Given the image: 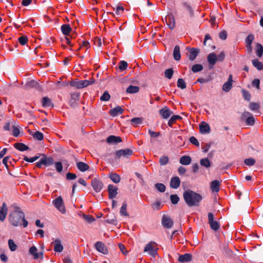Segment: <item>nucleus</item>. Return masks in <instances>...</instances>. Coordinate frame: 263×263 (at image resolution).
Returning a JSON list of instances; mask_svg holds the SVG:
<instances>
[{
	"label": "nucleus",
	"instance_id": "obj_62",
	"mask_svg": "<svg viewBox=\"0 0 263 263\" xmlns=\"http://www.w3.org/2000/svg\"><path fill=\"white\" fill-rule=\"evenodd\" d=\"M94 44L98 47H101L102 45V40L99 37H96L94 39Z\"/></svg>",
	"mask_w": 263,
	"mask_h": 263
},
{
	"label": "nucleus",
	"instance_id": "obj_6",
	"mask_svg": "<svg viewBox=\"0 0 263 263\" xmlns=\"http://www.w3.org/2000/svg\"><path fill=\"white\" fill-rule=\"evenodd\" d=\"M93 81L89 80H81L78 81L71 82L70 85L76 87L78 89H81L88 86L92 84Z\"/></svg>",
	"mask_w": 263,
	"mask_h": 263
},
{
	"label": "nucleus",
	"instance_id": "obj_64",
	"mask_svg": "<svg viewBox=\"0 0 263 263\" xmlns=\"http://www.w3.org/2000/svg\"><path fill=\"white\" fill-rule=\"evenodd\" d=\"M161 202L160 201H156L152 204V208L155 210H158L160 209Z\"/></svg>",
	"mask_w": 263,
	"mask_h": 263
},
{
	"label": "nucleus",
	"instance_id": "obj_24",
	"mask_svg": "<svg viewBox=\"0 0 263 263\" xmlns=\"http://www.w3.org/2000/svg\"><path fill=\"white\" fill-rule=\"evenodd\" d=\"M54 243V251L56 252H61L63 250V246L61 243L60 239H56L53 242Z\"/></svg>",
	"mask_w": 263,
	"mask_h": 263
},
{
	"label": "nucleus",
	"instance_id": "obj_34",
	"mask_svg": "<svg viewBox=\"0 0 263 263\" xmlns=\"http://www.w3.org/2000/svg\"><path fill=\"white\" fill-rule=\"evenodd\" d=\"M139 90V87L137 86L130 85L126 89V92L129 93H137Z\"/></svg>",
	"mask_w": 263,
	"mask_h": 263
},
{
	"label": "nucleus",
	"instance_id": "obj_37",
	"mask_svg": "<svg viewBox=\"0 0 263 263\" xmlns=\"http://www.w3.org/2000/svg\"><path fill=\"white\" fill-rule=\"evenodd\" d=\"M182 118L179 115H173L171 117L168 122V125L170 126H172L176 122V120L181 119Z\"/></svg>",
	"mask_w": 263,
	"mask_h": 263
},
{
	"label": "nucleus",
	"instance_id": "obj_2",
	"mask_svg": "<svg viewBox=\"0 0 263 263\" xmlns=\"http://www.w3.org/2000/svg\"><path fill=\"white\" fill-rule=\"evenodd\" d=\"M183 196L185 203L190 207L199 206L202 199L200 194L190 190L185 191L183 193Z\"/></svg>",
	"mask_w": 263,
	"mask_h": 263
},
{
	"label": "nucleus",
	"instance_id": "obj_43",
	"mask_svg": "<svg viewBox=\"0 0 263 263\" xmlns=\"http://www.w3.org/2000/svg\"><path fill=\"white\" fill-rule=\"evenodd\" d=\"M8 246L10 250L12 252L15 251L17 249V246L12 239L8 240Z\"/></svg>",
	"mask_w": 263,
	"mask_h": 263
},
{
	"label": "nucleus",
	"instance_id": "obj_10",
	"mask_svg": "<svg viewBox=\"0 0 263 263\" xmlns=\"http://www.w3.org/2000/svg\"><path fill=\"white\" fill-rule=\"evenodd\" d=\"M91 185L93 189V190L97 193L100 192L102 188L103 184L101 181L97 179H93L91 181Z\"/></svg>",
	"mask_w": 263,
	"mask_h": 263
},
{
	"label": "nucleus",
	"instance_id": "obj_19",
	"mask_svg": "<svg viewBox=\"0 0 263 263\" xmlns=\"http://www.w3.org/2000/svg\"><path fill=\"white\" fill-rule=\"evenodd\" d=\"M7 207L6 204L4 202L2 207H0V220L3 221L7 214Z\"/></svg>",
	"mask_w": 263,
	"mask_h": 263
},
{
	"label": "nucleus",
	"instance_id": "obj_7",
	"mask_svg": "<svg viewBox=\"0 0 263 263\" xmlns=\"http://www.w3.org/2000/svg\"><path fill=\"white\" fill-rule=\"evenodd\" d=\"M133 152L129 148H126L124 149H120L116 152V157L119 159L121 157L128 158L132 155Z\"/></svg>",
	"mask_w": 263,
	"mask_h": 263
},
{
	"label": "nucleus",
	"instance_id": "obj_58",
	"mask_svg": "<svg viewBox=\"0 0 263 263\" xmlns=\"http://www.w3.org/2000/svg\"><path fill=\"white\" fill-rule=\"evenodd\" d=\"M14 122V120H12L9 121V122H7L5 126H4V129L5 130L7 131H10V126L12 125V126L13 125V123Z\"/></svg>",
	"mask_w": 263,
	"mask_h": 263
},
{
	"label": "nucleus",
	"instance_id": "obj_21",
	"mask_svg": "<svg viewBox=\"0 0 263 263\" xmlns=\"http://www.w3.org/2000/svg\"><path fill=\"white\" fill-rule=\"evenodd\" d=\"M123 110L120 106H117L110 110L109 114L112 117H116L122 114Z\"/></svg>",
	"mask_w": 263,
	"mask_h": 263
},
{
	"label": "nucleus",
	"instance_id": "obj_16",
	"mask_svg": "<svg viewBox=\"0 0 263 263\" xmlns=\"http://www.w3.org/2000/svg\"><path fill=\"white\" fill-rule=\"evenodd\" d=\"M162 224L166 228H170L173 225V221L171 218L166 216H163L162 219Z\"/></svg>",
	"mask_w": 263,
	"mask_h": 263
},
{
	"label": "nucleus",
	"instance_id": "obj_39",
	"mask_svg": "<svg viewBox=\"0 0 263 263\" xmlns=\"http://www.w3.org/2000/svg\"><path fill=\"white\" fill-rule=\"evenodd\" d=\"M253 65L258 70H261L263 69V66L262 63L257 59L252 60Z\"/></svg>",
	"mask_w": 263,
	"mask_h": 263
},
{
	"label": "nucleus",
	"instance_id": "obj_1",
	"mask_svg": "<svg viewBox=\"0 0 263 263\" xmlns=\"http://www.w3.org/2000/svg\"><path fill=\"white\" fill-rule=\"evenodd\" d=\"M10 222L14 226L17 227L23 224L24 228L28 225V221L25 219L24 213L21 211L20 208L16 207L9 216Z\"/></svg>",
	"mask_w": 263,
	"mask_h": 263
},
{
	"label": "nucleus",
	"instance_id": "obj_33",
	"mask_svg": "<svg viewBox=\"0 0 263 263\" xmlns=\"http://www.w3.org/2000/svg\"><path fill=\"white\" fill-rule=\"evenodd\" d=\"M14 147L20 151L23 152L27 151L29 147L22 143H16L14 144Z\"/></svg>",
	"mask_w": 263,
	"mask_h": 263
},
{
	"label": "nucleus",
	"instance_id": "obj_52",
	"mask_svg": "<svg viewBox=\"0 0 263 263\" xmlns=\"http://www.w3.org/2000/svg\"><path fill=\"white\" fill-rule=\"evenodd\" d=\"M212 229L216 231L219 228V224L216 221H213L209 223Z\"/></svg>",
	"mask_w": 263,
	"mask_h": 263
},
{
	"label": "nucleus",
	"instance_id": "obj_61",
	"mask_svg": "<svg viewBox=\"0 0 263 263\" xmlns=\"http://www.w3.org/2000/svg\"><path fill=\"white\" fill-rule=\"evenodd\" d=\"M39 157H40L39 156H35V157L29 158L27 156H25L24 158V160L25 161H27V162H29L32 163V162H34L37 159H38L39 158Z\"/></svg>",
	"mask_w": 263,
	"mask_h": 263
},
{
	"label": "nucleus",
	"instance_id": "obj_12",
	"mask_svg": "<svg viewBox=\"0 0 263 263\" xmlns=\"http://www.w3.org/2000/svg\"><path fill=\"white\" fill-rule=\"evenodd\" d=\"M187 49L189 51L187 56L191 61L194 60L200 52L199 49L195 48H187Z\"/></svg>",
	"mask_w": 263,
	"mask_h": 263
},
{
	"label": "nucleus",
	"instance_id": "obj_40",
	"mask_svg": "<svg viewBox=\"0 0 263 263\" xmlns=\"http://www.w3.org/2000/svg\"><path fill=\"white\" fill-rule=\"evenodd\" d=\"M177 85L178 87L184 89L186 88V85L185 81L183 79H178L177 82Z\"/></svg>",
	"mask_w": 263,
	"mask_h": 263
},
{
	"label": "nucleus",
	"instance_id": "obj_22",
	"mask_svg": "<svg viewBox=\"0 0 263 263\" xmlns=\"http://www.w3.org/2000/svg\"><path fill=\"white\" fill-rule=\"evenodd\" d=\"M220 182L215 180L211 182L210 185L211 190L213 192H218L219 191Z\"/></svg>",
	"mask_w": 263,
	"mask_h": 263
},
{
	"label": "nucleus",
	"instance_id": "obj_31",
	"mask_svg": "<svg viewBox=\"0 0 263 263\" xmlns=\"http://www.w3.org/2000/svg\"><path fill=\"white\" fill-rule=\"evenodd\" d=\"M191 158L189 156H183L180 159L179 162L183 165H189L191 163Z\"/></svg>",
	"mask_w": 263,
	"mask_h": 263
},
{
	"label": "nucleus",
	"instance_id": "obj_13",
	"mask_svg": "<svg viewBox=\"0 0 263 263\" xmlns=\"http://www.w3.org/2000/svg\"><path fill=\"white\" fill-rule=\"evenodd\" d=\"M118 187L112 184H109L108 186V196L110 199H114L117 196L118 192Z\"/></svg>",
	"mask_w": 263,
	"mask_h": 263
},
{
	"label": "nucleus",
	"instance_id": "obj_26",
	"mask_svg": "<svg viewBox=\"0 0 263 263\" xmlns=\"http://www.w3.org/2000/svg\"><path fill=\"white\" fill-rule=\"evenodd\" d=\"M173 57L175 60L179 61L181 58L180 47L178 45H176L173 51Z\"/></svg>",
	"mask_w": 263,
	"mask_h": 263
},
{
	"label": "nucleus",
	"instance_id": "obj_50",
	"mask_svg": "<svg viewBox=\"0 0 263 263\" xmlns=\"http://www.w3.org/2000/svg\"><path fill=\"white\" fill-rule=\"evenodd\" d=\"M155 187L160 192H164L166 189L165 186L160 183L156 184Z\"/></svg>",
	"mask_w": 263,
	"mask_h": 263
},
{
	"label": "nucleus",
	"instance_id": "obj_5",
	"mask_svg": "<svg viewBox=\"0 0 263 263\" xmlns=\"http://www.w3.org/2000/svg\"><path fill=\"white\" fill-rule=\"evenodd\" d=\"M144 252H147L149 255L155 257L158 254L156 243L153 241L149 242L145 246Z\"/></svg>",
	"mask_w": 263,
	"mask_h": 263
},
{
	"label": "nucleus",
	"instance_id": "obj_4",
	"mask_svg": "<svg viewBox=\"0 0 263 263\" xmlns=\"http://www.w3.org/2000/svg\"><path fill=\"white\" fill-rule=\"evenodd\" d=\"M241 119L245 121L246 124L247 125L252 126L255 123V118L253 115L249 111H244L241 114Z\"/></svg>",
	"mask_w": 263,
	"mask_h": 263
},
{
	"label": "nucleus",
	"instance_id": "obj_27",
	"mask_svg": "<svg viewBox=\"0 0 263 263\" xmlns=\"http://www.w3.org/2000/svg\"><path fill=\"white\" fill-rule=\"evenodd\" d=\"M200 164L206 168H209L211 166V162L208 158L201 159L200 160Z\"/></svg>",
	"mask_w": 263,
	"mask_h": 263
},
{
	"label": "nucleus",
	"instance_id": "obj_18",
	"mask_svg": "<svg viewBox=\"0 0 263 263\" xmlns=\"http://www.w3.org/2000/svg\"><path fill=\"white\" fill-rule=\"evenodd\" d=\"M180 180L178 177H173L170 181V186L174 189H177L180 185Z\"/></svg>",
	"mask_w": 263,
	"mask_h": 263
},
{
	"label": "nucleus",
	"instance_id": "obj_11",
	"mask_svg": "<svg viewBox=\"0 0 263 263\" xmlns=\"http://www.w3.org/2000/svg\"><path fill=\"white\" fill-rule=\"evenodd\" d=\"M167 25L171 29H173L175 27V20L172 13L167 15L165 18Z\"/></svg>",
	"mask_w": 263,
	"mask_h": 263
},
{
	"label": "nucleus",
	"instance_id": "obj_32",
	"mask_svg": "<svg viewBox=\"0 0 263 263\" xmlns=\"http://www.w3.org/2000/svg\"><path fill=\"white\" fill-rule=\"evenodd\" d=\"M255 52L257 57L261 58L263 54V46L260 43L256 44Z\"/></svg>",
	"mask_w": 263,
	"mask_h": 263
},
{
	"label": "nucleus",
	"instance_id": "obj_63",
	"mask_svg": "<svg viewBox=\"0 0 263 263\" xmlns=\"http://www.w3.org/2000/svg\"><path fill=\"white\" fill-rule=\"evenodd\" d=\"M55 167L58 172H61L63 170V165L61 162H58L55 163Z\"/></svg>",
	"mask_w": 263,
	"mask_h": 263
},
{
	"label": "nucleus",
	"instance_id": "obj_42",
	"mask_svg": "<svg viewBox=\"0 0 263 263\" xmlns=\"http://www.w3.org/2000/svg\"><path fill=\"white\" fill-rule=\"evenodd\" d=\"M203 69V66L200 64H195L192 67V70L193 72H197Z\"/></svg>",
	"mask_w": 263,
	"mask_h": 263
},
{
	"label": "nucleus",
	"instance_id": "obj_44",
	"mask_svg": "<svg viewBox=\"0 0 263 263\" xmlns=\"http://www.w3.org/2000/svg\"><path fill=\"white\" fill-rule=\"evenodd\" d=\"M232 87V83L226 82L222 86V90L226 92H229Z\"/></svg>",
	"mask_w": 263,
	"mask_h": 263
},
{
	"label": "nucleus",
	"instance_id": "obj_47",
	"mask_svg": "<svg viewBox=\"0 0 263 263\" xmlns=\"http://www.w3.org/2000/svg\"><path fill=\"white\" fill-rule=\"evenodd\" d=\"M32 136L34 138L37 139L39 140H42L44 138L43 134L39 131L35 132L32 135Z\"/></svg>",
	"mask_w": 263,
	"mask_h": 263
},
{
	"label": "nucleus",
	"instance_id": "obj_36",
	"mask_svg": "<svg viewBox=\"0 0 263 263\" xmlns=\"http://www.w3.org/2000/svg\"><path fill=\"white\" fill-rule=\"evenodd\" d=\"M109 178L115 183H118L120 181V177L116 173L110 174Z\"/></svg>",
	"mask_w": 263,
	"mask_h": 263
},
{
	"label": "nucleus",
	"instance_id": "obj_55",
	"mask_svg": "<svg viewBox=\"0 0 263 263\" xmlns=\"http://www.w3.org/2000/svg\"><path fill=\"white\" fill-rule=\"evenodd\" d=\"M83 218L88 223H91L95 220V218L89 215L83 214Z\"/></svg>",
	"mask_w": 263,
	"mask_h": 263
},
{
	"label": "nucleus",
	"instance_id": "obj_49",
	"mask_svg": "<svg viewBox=\"0 0 263 263\" xmlns=\"http://www.w3.org/2000/svg\"><path fill=\"white\" fill-rule=\"evenodd\" d=\"M170 199L172 203L174 204H177L179 201V197L176 194L171 195L170 196Z\"/></svg>",
	"mask_w": 263,
	"mask_h": 263
},
{
	"label": "nucleus",
	"instance_id": "obj_28",
	"mask_svg": "<svg viewBox=\"0 0 263 263\" xmlns=\"http://www.w3.org/2000/svg\"><path fill=\"white\" fill-rule=\"evenodd\" d=\"M78 168L81 172H85L89 168V165L83 162H79L77 163Z\"/></svg>",
	"mask_w": 263,
	"mask_h": 263
},
{
	"label": "nucleus",
	"instance_id": "obj_46",
	"mask_svg": "<svg viewBox=\"0 0 263 263\" xmlns=\"http://www.w3.org/2000/svg\"><path fill=\"white\" fill-rule=\"evenodd\" d=\"M174 73V71L173 69L169 68L167 69L164 71V75L166 78L168 79H171L172 78L173 74Z\"/></svg>",
	"mask_w": 263,
	"mask_h": 263
},
{
	"label": "nucleus",
	"instance_id": "obj_41",
	"mask_svg": "<svg viewBox=\"0 0 263 263\" xmlns=\"http://www.w3.org/2000/svg\"><path fill=\"white\" fill-rule=\"evenodd\" d=\"M128 64L125 61H121L119 63V69L122 71L124 70L127 67Z\"/></svg>",
	"mask_w": 263,
	"mask_h": 263
},
{
	"label": "nucleus",
	"instance_id": "obj_8",
	"mask_svg": "<svg viewBox=\"0 0 263 263\" xmlns=\"http://www.w3.org/2000/svg\"><path fill=\"white\" fill-rule=\"evenodd\" d=\"M54 162V160L52 157H47L44 156L41 160L36 163V166L38 167H41L42 165L46 166H49L52 164Z\"/></svg>",
	"mask_w": 263,
	"mask_h": 263
},
{
	"label": "nucleus",
	"instance_id": "obj_48",
	"mask_svg": "<svg viewBox=\"0 0 263 263\" xmlns=\"http://www.w3.org/2000/svg\"><path fill=\"white\" fill-rule=\"evenodd\" d=\"M36 85H37V83L35 81L32 80V81L27 82L25 84L24 87L25 88H32V87H35Z\"/></svg>",
	"mask_w": 263,
	"mask_h": 263
},
{
	"label": "nucleus",
	"instance_id": "obj_56",
	"mask_svg": "<svg viewBox=\"0 0 263 263\" xmlns=\"http://www.w3.org/2000/svg\"><path fill=\"white\" fill-rule=\"evenodd\" d=\"M255 163V160L253 158H248L245 160V163L248 166H252Z\"/></svg>",
	"mask_w": 263,
	"mask_h": 263
},
{
	"label": "nucleus",
	"instance_id": "obj_38",
	"mask_svg": "<svg viewBox=\"0 0 263 263\" xmlns=\"http://www.w3.org/2000/svg\"><path fill=\"white\" fill-rule=\"evenodd\" d=\"M260 105L257 103L251 102L249 104V107L250 110L253 111H256L259 108Z\"/></svg>",
	"mask_w": 263,
	"mask_h": 263
},
{
	"label": "nucleus",
	"instance_id": "obj_29",
	"mask_svg": "<svg viewBox=\"0 0 263 263\" xmlns=\"http://www.w3.org/2000/svg\"><path fill=\"white\" fill-rule=\"evenodd\" d=\"M61 29L62 33L65 35H68L72 30V29L69 24H64L62 25Z\"/></svg>",
	"mask_w": 263,
	"mask_h": 263
},
{
	"label": "nucleus",
	"instance_id": "obj_51",
	"mask_svg": "<svg viewBox=\"0 0 263 263\" xmlns=\"http://www.w3.org/2000/svg\"><path fill=\"white\" fill-rule=\"evenodd\" d=\"M142 121V119L140 118H134L131 120V122L134 126L141 124Z\"/></svg>",
	"mask_w": 263,
	"mask_h": 263
},
{
	"label": "nucleus",
	"instance_id": "obj_17",
	"mask_svg": "<svg viewBox=\"0 0 263 263\" xmlns=\"http://www.w3.org/2000/svg\"><path fill=\"white\" fill-rule=\"evenodd\" d=\"M207 60L209 64L211 66V68H212L217 62V55L214 52L211 53L208 55Z\"/></svg>",
	"mask_w": 263,
	"mask_h": 263
},
{
	"label": "nucleus",
	"instance_id": "obj_60",
	"mask_svg": "<svg viewBox=\"0 0 263 263\" xmlns=\"http://www.w3.org/2000/svg\"><path fill=\"white\" fill-rule=\"evenodd\" d=\"M110 98V97L109 94L107 91H105L101 97L100 100L103 101H107L109 100Z\"/></svg>",
	"mask_w": 263,
	"mask_h": 263
},
{
	"label": "nucleus",
	"instance_id": "obj_35",
	"mask_svg": "<svg viewBox=\"0 0 263 263\" xmlns=\"http://www.w3.org/2000/svg\"><path fill=\"white\" fill-rule=\"evenodd\" d=\"M127 203L125 202H124L120 209V213L122 216H126V217L129 216V214L127 212Z\"/></svg>",
	"mask_w": 263,
	"mask_h": 263
},
{
	"label": "nucleus",
	"instance_id": "obj_25",
	"mask_svg": "<svg viewBox=\"0 0 263 263\" xmlns=\"http://www.w3.org/2000/svg\"><path fill=\"white\" fill-rule=\"evenodd\" d=\"M106 141L108 143H118L121 142L122 140L120 137L111 135L107 138Z\"/></svg>",
	"mask_w": 263,
	"mask_h": 263
},
{
	"label": "nucleus",
	"instance_id": "obj_14",
	"mask_svg": "<svg viewBox=\"0 0 263 263\" xmlns=\"http://www.w3.org/2000/svg\"><path fill=\"white\" fill-rule=\"evenodd\" d=\"M95 248L98 251L104 254H106L108 253V250L106 247L103 242L101 241H98L96 243Z\"/></svg>",
	"mask_w": 263,
	"mask_h": 263
},
{
	"label": "nucleus",
	"instance_id": "obj_15",
	"mask_svg": "<svg viewBox=\"0 0 263 263\" xmlns=\"http://www.w3.org/2000/svg\"><path fill=\"white\" fill-rule=\"evenodd\" d=\"M160 114L163 119H167L172 114L173 111L171 110L167 107H164L159 111Z\"/></svg>",
	"mask_w": 263,
	"mask_h": 263
},
{
	"label": "nucleus",
	"instance_id": "obj_54",
	"mask_svg": "<svg viewBox=\"0 0 263 263\" xmlns=\"http://www.w3.org/2000/svg\"><path fill=\"white\" fill-rule=\"evenodd\" d=\"M168 162V158L167 156H163L160 158L159 163L161 165H166Z\"/></svg>",
	"mask_w": 263,
	"mask_h": 263
},
{
	"label": "nucleus",
	"instance_id": "obj_3",
	"mask_svg": "<svg viewBox=\"0 0 263 263\" xmlns=\"http://www.w3.org/2000/svg\"><path fill=\"white\" fill-rule=\"evenodd\" d=\"M52 204L55 208L62 214L66 213V210L61 196L56 198L52 201Z\"/></svg>",
	"mask_w": 263,
	"mask_h": 263
},
{
	"label": "nucleus",
	"instance_id": "obj_23",
	"mask_svg": "<svg viewBox=\"0 0 263 263\" xmlns=\"http://www.w3.org/2000/svg\"><path fill=\"white\" fill-rule=\"evenodd\" d=\"M200 132L201 134H208L210 132V127L208 124L202 122L199 125Z\"/></svg>",
	"mask_w": 263,
	"mask_h": 263
},
{
	"label": "nucleus",
	"instance_id": "obj_30",
	"mask_svg": "<svg viewBox=\"0 0 263 263\" xmlns=\"http://www.w3.org/2000/svg\"><path fill=\"white\" fill-rule=\"evenodd\" d=\"M42 104V106L44 107H52L53 106V105L52 104L51 100L49 98L46 97L43 98Z\"/></svg>",
	"mask_w": 263,
	"mask_h": 263
},
{
	"label": "nucleus",
	"instance_id": "obj_57",
	"mask_svg": "<svg viewBox=\"0 0 263 263\" xmlns=\"http://www.w3.org/2000/svg\"><path fill=\"white\" fill-rule=\"evenodd\" d=\"M18 41L20 44L25 45L28 42V38L26 36H21L18 38Z\"/></svg>",
	"mask_w": 263,
	"mask_h": 263
},
{
	"label": "nucleus",
	"instance_id": "obj_20",
	"mask_svg": "<svg viewBox=\"0 0 263 263\" xmlns=\"http://www.w3.org/2000/svg\"><path fill=\"white\" fill-rule=\"evenodd\" d=\"M192 259V255L189 253H185L183 255H180L178 258V261L181 263L188 262Z\"/></svg>",
	"mask_w": 263,
	"mask_h": 263
},
{
	"label": "nucleus",
	"instance_id": "obj_45",
	"mask_svg": "<svg viewBox=\"0 0 263 263\" xmlns=\"http://www.w3.org/2000/svg\"><path fill=\"white\" fill-rule=\"evenodd\" d=\"M124 10V7L122 5H119L117 6L116 9V14L118 16H120L123 14Z\"/></svg>",
	"mask_w": 263,
	"mask_h": 263
},
{
	"label": "nucleus",
	"instance_id": "obj_59",
	"mask_svg": "<svg viewBox=\"0 0 263 263\" xmlns=\"http://www.w3.org/2000/svg\"><path fill=\"white\" fill-rule=\"evenodd\" d=\"M242 93L243 97V98H245V100H246L247 101H250V99H251V95L250 94V93L247 90L243 89L242 90Z\"/></svg>",
	"mask_w": 263,
	"mask_h": 263
},
{
	"label": "nucleus",
	"instance_id": "obj_53",
	"mask_svg": "<svg viewBox=\"0 0 263 263\" xmlns=\"http://www.w3.org/2000/svg\"><path fill=\"white\" fill-rule=\"evenodd\" d=\"M254 39V36L252 34H249L245 40L246 44H252Z\"/></svg>",
	"mask_w": 263,
	"mask_h": 263
},
{
	"label": "nucleus",
	"instance_id": "obj_9",
	"mask_svg": "<svg viewBox=\"0 0 263 263\" xmlns=\"http://www.w3.org/2000/svg\"><path fill=\"white\" fill-rule=\"evenodd\" d=\"M37 248L35 246H32L29 248V253L33 256L34 259H37L39 258L43 259V252H38Z\"/></svg>",
	"mask_w": 263,
	"mask_h": 263
}]
</instances>
